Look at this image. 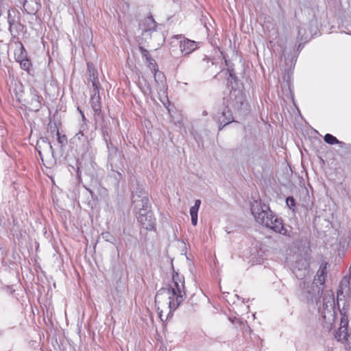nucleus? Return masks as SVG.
<instances>
[{"label": "nucleus", "mask_w": 351, "mask_h": 351, "mask_svg": "<svg viewBox=\"0 0 351 351\" xmlns=\"http://www.w3.org/2000/svg\"><path fill=\"white\" fill-rule=\"evenodd\" d=\"M49 128L51 129V132H54L57 136V139L59 143H60L62 145L67 143V139L66 136L60 135L59 130L57 128L56 123H54L53 125L49 123Z\"/></svg>", "instance_id": "obj_17"}, {"label": "nucleus", "mask_w": 351, "mask_h": 351, "mask_svg": "<svg viewBox=\"0 0 351 351\" xmlns=\"http://www.w3.org/2000/svg\"><path fill=\"white\" fill-rule=\"evenodd\" d=\"M137 220L145 230L150 231L155 230L156 219L150 210H141L138 214Z\"/></svg>", "instance_id": "obj_6"}, {"label": "nucleus", "mask_w": 351, "mask_h": 351, "mask_svg": "<svg viewBox=\"0 0 351 351\" xmlns=\"http://www.w3.org/2000/svg\"><path fill=\"white\" fill-rule=\"evenodd\" d=\"M20 65H21V69L26 71L28 73H30L29 69L32 66V63H31V61L28 58L23 60V62H21Z\"/></svg>", "instance_id": "obj_24"}, {"label": "nucleus", "mask_w": 351, "mask_h": 351, "mask_svg": "<svg viewBox=\"0 0 351 351\" xmlns=\"http://www.w3.org/2000/svg\"><path fill=\"white\" fill-rule=\"evenodd\" d=\"M139 50L141 51L142 56L145 57V59L150 56L149 51L147 49H145L143 47H139Z\"/></svg>", "instance_id": "obj_27"}, {"label": "nucleus", "mask_w": 351, "mask_h": 351, "mask_svg": "<svg viewBox=\"0 0 351 351\" xmlns=\"http://www.w3.org/2000/svg\"><path fill=\"white\" fill-rule=\"evenodd\" d=\"M306 24H302L298 27V39L300 41L306 42L311 37V33L306 32Z\"/></svg>", "instance_id": "obj_15"}, {"label": "nucleus", "mask_w": 351, "mask_h": 351, "mask_svg": "<svg viewBox=\"0 0 351 351\" xmlns=\"http://www.w3.org/2000/svg\"><path fill=\"white\" fill-rule=\"evenodd\" d=\"M349 271H351V265L350 266Z\"/></svg>", "instance_id": "obj_45"}, {"label": "nucleus", "mask_w": 351, "mask_h": 351, "mask_svg": "<svg viewBox=\"0 0 351 351\" xmlns=\"http://www.w3.org/2000/svg\"><path fill=\"white\" fill-rule=\"evenodd\" d=\"M14 55L16 60L19 63L27 58L26 51L22 44H21L18 51L14 53Z\"/></svg>", "instance_id": "obj_19"}, {"label": "nucleus", "mask_w": 351, "mask_h": 351, "mask_svg": "<svg viewBox=\"0 0 351 351\" xmlns=\"http://www.w3.org/2000/svg\"><path fill=\"white\" fill-rule=\"evenodd\" d=\"M203 114H204V115H206V114H207V112H206V111H204V112H203Z\"/></svg>", "instance_id": "obj_43"}, {"label": "nucleus", "mask_w": 351, "mask_h": 351, "mask_svg": "<svg viewBox=\"0 0 351 351\" xmlns=\"http://www.w3.org/2000/svg\"><path fill=\"white\" fill-rule=\"evenodd\" d=\"M327 263H322L320 265L312 285L310 287V289H312V291L310 289H308L307 291V300H313L314 298L319 296L320 293L323 291V287H319L317 284L319 283V285L324 286L327 275ZM308 289H309V287H308Z\"/></svg>", "instance_id": "obj_3"}, {"label": "nucleus", "mask_w": 351, "mask_h": 351, "mask_svg": "<svg viewBox=\"0 0 351 351\" xmlns=\"http://www.w3.org/2000/svg\"><path fill=\"white\" fill-rule=\"evenodd\" d=\"M91 92L90 104L94 111V119L97 121L99 119L103 118L99 88L97 90L96 89H91Z\"/></svg>", "instance_id": "obj_7"}, {"label": "nucleus", "mask_w": 351, "mask_h": 351, "mask_svg": "<svg viewBox=\"0 0 351 351\" xmlns=\"http://www.w3.org/2000/svg\"><path fill=\"white\" fill-rule=\"evenodd\" d=\"M87 69L88 72V81L92 82V88L91 89H98V79H97V72L94 69L93 64L88 62L87 63Z\"/></svg>", "instance_id": "obj_12"}, {"label": "nucleus", "mask_w": 351, "mask_h": 351, "mask_svg": "<svg viewBox=\"0 0 351 351\" xmlns=\"http://www.w3.org/2000/svg\"><path fill=\"white\" fill-rule=\"evenodd\" d=\"M145 23L148 26L147 28L141 27L143 30V34H146L147 32L155 30L156 22L152 16H148L145 19ZM140 27H142L141 24H140Z\"/></svg>", "instance_id": "obj_18"}, {"label": "nucleus", "mask_w": 351, "mask_h": 351, "mask_svg": "<svg viewBox=\"0 0 351 351\" xmlns=\"http://www.w3.org/2000/svg\"><path fill=\"white\" fill-rule=\"evenodd\" d=\"M7 8L8 12V22L9 23V30L11 32V34L13 35V29L14 26H19L21 27V24L19 23H17L15 21V20L12 17L10 10L8 9V7Z\"/></svg>", "instance_id": "obj_21"}, {"label": "nucleus", "mask_w": 351, "mask_h": 351, "mask_svg": "<svg viewBox=\"0 0 351 351\" xmlns=\"http://www.w3.org/2000/svg\"><path fill=\"white\" fill-rule=\"evenodd\" d=\"M348 277V279L351 281V271H350L349 276Z\"/></svg>", "instance_id": "obj_36"}, {"label": "nucleus", "mask_w": 351, "mask_h": 351, "mask_svg": "<svg viewBox=\"0 0 351 351\" xmlns=\"http://www.w3.org/2000/svg\"><path fill=\"white\" fill-rule=\"evenodd\" d=\"M346 337H347V333L345 332V330H343L342 331H339V333H337L335 335V338L338 341L345 339H346Z\"/></svg>", "instance_id": "obj_25"}, {"label": "nucleus", "mask_w": 351, "mask_h": 351, "mask_svg": "<svg viewBox=\"0 0 351 351\" xmlns=\"http://www.w3.org/2000/svg\"><path fill=\"white\" fill-rule=\"evenodd\" d=\"M143 193H146L143 189L138 188L136 191L132 192V204H133V200H141V197H143Z\"/></svg>", "instance_id": "obj_22"}, {"label": "nucleus", "mask_w": 351, "mask_h": 351, "mask_svg": "<svg viewBox=\"0 0 351 351\" xmlns=\"http://www.w3.org/2000/svg\"><path fill=\"white\" fill-rule=\"evenodd\" d=\"M246 330H247V331H250V330H251V329H250V328L249 326H247V328L246 329Z\"/></svg>", "instance_id": "obj_41"}, {"label": "nucleus", "mask_w": 351, "mask_h": 351, "mask_svg": "<svg viewBox=\"0 0 351 351\" xmlns=\"http://www.w3.org/2000/svg\"><path fill=\"white\" fill-rule=\"evenodd\" d=\"M176 124H178L180 128H181L182 126V123L180 121H178Z\"/></svg>", "instance_id": "obj_34"}, {"label": "nucleus", "mask_w": 351, "mask_h": 351, "mask_svg": "<svg viewBox=\"0 0 351 351\" xmlns=\"http://www.w3.org/2000/svg\"><path fill=\"white\" fill-rule=\"evenodd\" d=\"M324 141L329 145L338 144L341 147L345 145L344 143L339 141L335 136L330 134H326L324 137Z\"/></svg>", "instance_id": "obj_20"}, {"label": "nucleus", "mask_w": 351, "mask_h": 351, "mask_svg": "<svg viewBox=\"0 0 351 351\" xmlns=\"http://www.w3.org/2000/svg\"><path fill=\"white\" fill-rule=\"evenodd\" d=\"M308 266V260L306 257L297 256L295 265L293 267V273L298 278L302 279L305 276V272Z\"/></svg>", "instance_id": "obj_8"}, {"label": "nucleus", "mask_w": 351, "mask_h": 351, "mask_svg": "<svg viewBox=\"0 0 351 351\" xmlns=\"http://www.w3.org/2000/svg\"><path fill=\"white\" fill-rule=\"evenodd\" d=\"M158 351H165V349L163 348H160V349L158 350Z\"/></svg>", "instance_id": "obj_39"}, {"label": "nucleus", "mask_w": 351, "mask_h": 351, "mask_svg": "<svg viewBox=\"0 0 351 351\" xmlns=\"http://www.w3.org/2000/svg\"><path fill=\"white\" fill-rule=\"evenodd\" d=\"M217 121L219 125V130H221L224 126L233 121V117L231 111L225 108L219 112L217 114Z\"/></svg>", "instance_id": "obj_10"}, {"label": "nucleus", "mask_w": 351, "mask_h": 351, "mask_svg": "<svg viewBox=\"0 0 351 351\" xmlns=\"http://www.w3.org/2000/svg\"><path fill=\"white\" fill-rule=\"evenodd\" d=\"M108 151V162L112 171H116L121 165V156L118 149L112 143H107Z\"/></svg>", "instance_id": "obj_5"}, {"label": "nucleus", "mask_w": 351, "mask_h": 351, "mask_svg": "<svg viewBox=\"0 0 351 351\" xmlns=\"http://www.w3.org/2000/svg\"><path fill=\"white\" fill-rule=\"evenodd\" d=\"M162 311H158V313H159L160 317H162Z\"/></svg>", "instance_id": "obj_38"}, {"label": "nucleus", "mask_w": 351, "mask_h": 351, "mask_svg": "<svg viewBox=\"0 0 351 351\" xmlns=\"http://www.w3.org/2000/svg\"><path fill=\"white\" fill-rule=\"evenodd\" d=\"M84 136V134L83 132H78L77 134H76L75 138L79 139V140H81V138Z\"/></svg>", "instance_id": "obj_31"}, {"label": "nucleus", "mask_w": 351, "mask_h": 351, "mask_svg": "<svg viewBox=\"0 0 351 351\" xmlns=\"http://www.w3.org/2000/svg\"><path fill=\"white\" fill-rule=\"evenodd\" d=\"M22 28H23L22 25H21V27L14 26V29H13V33L14 32L17 33L19 31H21Z\"/></svg>", "instance_id": "obj_32"}, {"label": "nucleus", "mask_w": 351, "mask_h": 351, "mask_svg": "<svg viewBox=\"0 0 351 351\" xmlns=\"http://www.w3.org/2000/svg\"><path fill=\"white\" fill-rule=\"evenodd\" d=\"M200 204H201V200L200 199L195 200V205L190 208V215H191V216H192V215H198V211H199V208Z\"/></svg>", "instance_id": "obj_23"}, {"label": "nucleus", "mask_w": 351, "mask_h": 351, "mask_svg": "<svg viewBox=\"0 0 351 351\" xmlns=\"http://www.w3.org/2000/svg\"><path fill=\"white\" fill-rule=\"evenodd\" d=\"M180 48L182 55L186 56L196 49L197 45L195 41L184 38L180 42Z\"/></svg>", "instance_id": "obj_11"}, {"label": "nucleus", "mask_w": 351, "mask_h": 351, "mask_svg": "<svg viewBox=\"0 0 351 351\" xmlns=\"http://www.w3.org/2000/svg\"><path fill=\"white\" fill-rule=\"evenodd\" d=\"M286 202L289 207L294 206L295 205V199L293 197H288Z\"/></svg>", "instance_id": "obj_28"}, {"label": "nucleus", "mask_w": 351, "mask_h": 351, "mask_svg": "<svg viewBox=\"0 0 351 351\" xmlns=\"http://www.w3.org/2000/svg\"><path fill=\"white\" fill-rule=\"evenodd\" d=\"M174 38H176V39H179V38H182V35H181V34L176 35V36H174Z\"/></svg>", "instance_id": "obj_33"}, {"label": "nucleus", "mask_w": 351, "mask_h": 351, "mask_svg": "<svg viewBox=\"0 0 351 351\" xmlns=\"http://www.w3.org/2000/svg\"><path fill=\"white\" fill-rule=\"evenodd\" d=\"M80 113L82 114V119H83V120H84V119H85V117H84V115L83 112H82L81 110H80Z\"/></svg>", "instance_id": "obj_35"}, {"label": "nucleus", "mask_w": 351, "mask_h": 351, "mask_svg": "<svg viewBox=\"0 0 351 351\" xmlns=\"http://www.w3.org/2000/svg\"><path fill=\"white\" fill-rule=\"evenodd\" d=\"M149 199L147 193H143L141 200H133L132 206L135 210H138V214L142 210H148Z\"/></svg>", "instance_id": "obj_13"}, {"label": "nucleus", "mask_w": 351, "mask_h": 351, "mask_svg": "<svg viewBox=\"0 0 351 351\" xmlns=\"http://www.w3.org/2000/svg\"><path fill=\"white\" fill-rule=\"evenodd\" d=\"M251 213L257 223L282 235L287 234V230L283 226L282 220L273 215L268 205L254 200L251 204Z\"/></svg>", "instance_id": "obj_2"}, {"label": "nucleus", "mask_w": 351, "mask_h": 351, "mask_svg": "<svg viewBox=\"0 0 351 351\" xmlns=\"http://www.w3.org/2000/svg\"><path fill=\"white\" fill-rule=\"evenodd\" d=\"M173 286L162 288L155 296V306L160 310L159 304L165 302L169 308V313L175 311L186 298L184 278L178 273L173 274Z\"/></svg>", "instance_id": "obj_1"}, {"label": "nucleus", "mask_w": 351, "mask_h": 351, "mask_svg": "<svg viewBox=\"0 0 351 351\" xmlns=\"http://www.w3.org/2000/svg\"><path fill=\"white\" fill-rule=\"evenodd\" d=\"M49 147L52 150L53 147H52V145L51 144H49Z\"/></svg>", "instance_id": "obj_44"}, {"label": "nucleus", "mask_w": 351, "mask_h": 351, "mask_svg": "<svg viewBox=\"0 0 351 351\" xmlns=\"http://www.w3.org/2000/svg\"><path fill=\"white\" fill-rule=\"evenodd\" d=\"M7 10L4 6V3L2 1H0V16L1 15L3 11H5Z\"/></svg>", "instance_id": "obj_30"}, {"label": "nucleus", "mask_w": 351, "mask_h": 351, "mask_svg": "<svg viewBox=\"0 0 351 351\" xmlns=\"http://www.w3.org/2000/svg\"><path fill=\"white\" fill-rule=\"evenodd\" d=\"M38 154L39 156H40L41 159L43 160V158H42V153L40 151H38Z\"/></svg>", "instance_id": "obj_37"}, {"label": "nucleus", "mask_w": 351, "mask_h": 351, "mask_svg": "<svg viewBox=\"0 0 351 351\" xmlns=\"http://www.w3.org/2000/svg\"><path fill=\"white\" fill-rule=\"evenodd\" d=\"M350 280L348 276H344L339 284V289L337 291V295L343 294L344 292L347 294L350 293Z\"/></svg>", "instance_id": "obj_14"}, {"label": "nucleus", "mask_w": 351, "mask_h": 351, "mask_svg": "<svg viewBox=\"0 0 351 351\" xmlns=\"http://www.w3.org/2000/svg\"><path fill=\"white\" fill-rule=\"evenodd\" d=\"M335 309V298L333 295L325 294L322 300V306L318 308L325 322L333 320Z\"/></svg>", "instance_id": "obj_4"}, {"label": "nucleus", "mask_w": 351, "mask_h": 351, "mask_svg": "<svg viewBox=\"0 0 351 351\" xmlns=\"http://www.w3.org/2000/svg\"><path fill=\"white\" fill-rule=\"evenodd\" d=\"M191 217V223L193 226H196L197 223L198 215H192Z\"/></svg>", "instance_id": "obj_29"}, {"label": "nucleus", "mask_w": 351, "mask_h": 351, "mask_svg": "<svg viewBox=\"0 0 351 351\" xmlns=\"http://www.w3.org/2000/svg\"><path fill=\"white\" fill-rule=\"evenodd\" d=\"M146 61L149 64L150 66H152V69H153V71H154V68H157L156 63L151 56L146 59Z\"/></svg>", "instance_id": "obj_26"}, {"label": "nucleus", "mask_w": 351, "mask_h": 351, "mask_svg": "<svg viewBox=\"0 0 351 351\" xmlns=\"http://www.w3.org/2000/svg\"><path fill=\"white\" fill-rule=\"evenodd\" d=\"M30 99L27 101L29 109L37 112L42 106L43 97L38 95V91L34 88H30Z\"/></svg>", "instance_id": "obj_9"}, {"label": "nucleus", "mask_w": 351, "mask_h": 351, "mask_svg": "<svg viewBox=\"0 0 351 351\" xmlns=\"http://www.w3.org/2000/svg\"><path fill=\"white\" fill-rule=\"evenodd\" d=\"M327 351H333L332 348H328Z\"/></svg>", "instance_id": "obj_40"}, {"label": "nucleus", "mask_w": 351, "mask_h": 351, "mask_svg": "<svg viewBox=\"0 0 351 351\" xmlns=\"http://www.w3.org/2000/svg\"><path fill=\"white\" fill-rule=\"evenodd\" d=\"M246 330H247V331H250V330H251V329H250V328L249 326H247V328L246 329Z\"/></svg>", "instance_id": "obj_42"}, {"label": "nucleus", "mask_w": 351, "mask_h": 351, "mask_svg": "<svg viewBox=\"0 0 351 351\" xmlns=\"http://www.w3.org/2000/svg\"><path fill=\"white\" fill-rule=\"evenodd\" d=\"M154 75V80L156 84L160 86V89L164 88L165 77L162 73L160 72L158 68H154V71H152Z\"/></svg>", "instance_id": "obj_16"}]
</instances>
